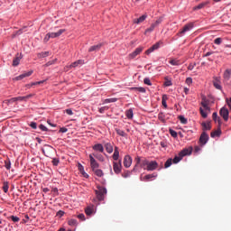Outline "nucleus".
Here are the masks:
<instances>
[{"label": "nucleus", "instance_id": "obj_1", "mask_svg": "<svg viewBox=\"0 0 231 231\" xmlns=\"http://www.w3.org/2000/svg\"><path fill=\"white\" fill-rule=\"evenodd\" d=\"M53 152H55V149L49 144H45L42 148V153L45 157H51Z\"/></svg>", "mask_w": 231, "mask_h": 231}, {"label": "nucleus", "instance_id": "obj_2", "mask_svg": "<svg viewBox=\"0 0 231 231\" xmlns=\"http://www.w3.org/2000/svg\"><path fill=\"white\" fill-rule=\"evenodd\" d=\"M157 168H159V163H157V162L155 161H151V164L145 165L144 168H143V170L148 171H154L157 170Z\"/></svg>", "mask_w": 231, "mask_h": 231}, {"label": "nucleus", "instance_id": "obj_3", "mask_svg": "<svg viewBox=\"0 0 231 231\" xmlns=\"http://www.w3.org/2000/svg\"><path fill=\"white\" fill-rule=\"evenodd\" d=\"M106 194V188H98V190H96V195L98 201H104V196Z\"/></svg>", "mask_w": 231, "mask_h": 231}, {"label": "nucleus", "instance_id": "obj_4", "mask_svg": "<svg viewBox=\"0 0 231 231\" xmlns=\"http://www.w3.org/2000/svg\"><path fill=\"white\" fill-rule=\"evenodd\" d=\"M209 141V135L206 132H202L201 135L199 136V143L201 146L206 145Z\"/></svg>", "mask_w": 231, "mask_h": 231}, {"label": "nucleus", "instance_id": "obj_5", "mask_svg": "<svg viewBox=\"0 0 231 231\" xmlns=\"http://www.w3.org/2000/svg\"><path fill=\"white\" fill-rule=\"evenodd\" d=\"M193 152V147L190 146L189 148H184V150L180 151V152H179V156L180 157H185V156H189L191 155Z\"/></svg>", "mask_w": 231, "mask_h": 231}, {"label": "nucleus", "instance_id": "obj_6", "mask_svg": "<svg viewBox=\"0 0 231 231\" xmlns=\"http://www.w3.org/2000/svg\"><path fill=\"white\" fill-rule=\"evenodd\" d=\"M65 32H66V30L61 29V30L58 31L57 32H49V33L45 34V36L51 37V39H56L58 37L61 36L62 33H64Z\"/></svg>", "mask_w": 231, "mask_h": 231}, {"label": "nucleus", "instance_id": "obj_7", "mask_svg": "<svg viewBox=\"0 0 231 231\" xmlns=\"http://www.w3.org/2000/svg\"><path fill=\"white\" fill-rule=\"evenodd\" d=\"M123 169V166L121 164V160L117 162H113V171H115L116 174L121 173V170Z\"/></svg>", "mask_w": 231, "mask_h": 231}, {"label": "nucleus", "instance_id": "obj_8", "mask_svg": "<svg viewBox=\"0 0 231 231\" xmlns=\"http://www.w3.org/2000/svg\"><path fill=\"white\" fill-rule=\"evenodd\" d=\"M193 29V23H187L182 30H180L178 35H184V33L190 32Z\"/></svg>", "mask_w": 231, "mask_h": 231}, {"label": "nucleus", "instance_id": "obj_9", "mask_svg": "<svg viewBox=\"0 0 231 231\" xmlns=\"http://www.w3.org/2000/svg\"><path fill=\"white\" fill-rule=\"evenodd\" d=\"M228 116H229V112H228V109L226 108V107H222L220 109V116H222L223 120L225 122H227L228 121Z\"/></svg>", "mask_w": 231, "mask_h": 231}, {"label": "nucleus", "instance_id": "obj_10", "mask_svg": "<svg viewBox=\"0 0 231 231\" xmlns=\"http://www.w3.org/2000/svg\"><path fill=\"white\" fill-rule=\"evenodd\" d=\"M123 164L125 169H129V167L132 165V158L129 155L124 156Z\"/></svg>", "mask_w": 231, "mask_h": 231}, {"label": "nucleus", "instance_id": "obj_11", "mask_svg": "<svg viewBox=\"0 0 231 231\" xmlns=\"http://www.w3.org/2000/svg\"><path fill=\"white\" fill-rule=\"evenodd\" d=\"M143 51V48L142 47H138L135 49V51L132 53L129 54V59L132 60V59H135L136 56L140 55V53H142Z\"/></svg>", "mask_w": 231, "mask_h": 231}, {"label": "nucleus", "instance_id": "obj_12", "mask_svg": "<svg viewBox=\"0 0 231 231\" xmlns=\"http://www.w3.org/2000/svg\"><path fill=\"white\" fill-rule=\"evenodd\" d=\"M32 71H27L18 77H15V79H14V80L20 81V80L23 79L24 78H29L30 76H32Z\"/></svg>", "mask_w": 231, "mask_h": 231}, {"label": "nucleus", "instance_id": "obj_13", "mask_svg": "<svg viewBox=\"0 0 231 231\" xmlns=\"http://www.w3.org/2000/svg\"><path fill=\"white\" fill-rule=\"evenodd\" d=\"M161 47V43L157 42L155 44L152 45V47L149 48L148 51H145L146 55H149L151 53H152V51L158 50Z\"/></svg>", "mask_w": 231, "mask_h": 231}, {"label": "nucleus", "instance_id": "obj_14", "mask_svg": "<svg viewBox=\"0 0 231 231\" xmlns=\"http://www.w3.org/2000/svg\"><path fill=\"white\" fill-rule=\"evenodd\" d=\"M22 58H23L22 54L17 53V55H15V58H14L13 60V66L14 67L19 66V63Z\"/></svg>", "mask_w": 231, "mask_h": 231}, {"label": "nucleus", "instance_id": "obj_15", "mask_svg": "<svg viewBox=\"0 0 231 231\" xmlns=\"http://www.w3.org/2000/svg\"><path fill=\"white\" fill-rule=\"evenodd\" d=\"M146 18H148V15L143 14L140 16V18L134 19V24H140V23H143L146 20Z\"/></svg>", "mask_w": 231, "mask_h": 231}, {"label": "nucleus", "instance_id": "obj_16", "mask_svg": "<svg viewBox=\"0 0 231 231\" xmlns=\"http://www.w3.org/2000/svg\"><path fill=\"white\" fill-rule=\"evenodd\" d=\"M222 134V130L220 128L210 132V138H217Z\"/></svg>", "mask_w": 231, "mask_h": 231}, {"label": "nucleus", "instance_id": "obj_17", "mask_svg": "<svg viewBox=\"0 0 231 231\" xmlns=\"http://www.w3.org/2000/svg\"><path fill=\"white\" fill-rule=\"evenodd\" d=\"M89 161H90V163H91V169H92V170H97V168H98V163H97V162L93 158L92 155H89Z\"/></svg>", "mask_w": 231, "mask_h": 231}, {"label": "nucleus", "instance_id": "obj_18", "mask_svg": "<svg viewBox=\"0 0 231 231\" xmlns=\"http://www.w3.org/2000/svg\"><path fill=\"white\" fill-rule=\"evenodd\" d=\"M92 150L98 152H104V146L101 143H97L92 146Z\"/></svg>", "mask_w": 231, "mask_h": 231}, {"label": "nucleus", "instance_id": "obj_19", "mask_svg": "<svg viewBox=\"0 0 231 231\" xmlns=\"http://www.w3.org/2000/svg\"><path fill=\"white\" fill-rule=\"evenodd\" d=\"M209 4H210L209 1L203 2V3L199 4V5H198L197 6L193 7V10L194 11L201 10L204 7L208 6V5H209Z\"/></svg>", "mask_w": 231, "mask_h": 231}, {"label": "nucleus", "instance_id": "obj_20", "mask_svg": "<svg viewBox=\"0 0 231 231\" xmlns=\"http://www.w3.org/2000/svg\"><path fill=\"white\" fill-rule=\"evenodd\" d=\"M154 178H157V174L152 173V174H148L144 176L143 178H141V181H149Z\"/></svg>", "mask_w": 231, "mask_h": 231}, {"label": "nucleus", "instance_id": "obj_21", "mask_svg": "<svg viewBox=\"0 0 231 231\" xmlns=\"http://www.w3.org/2000/svg\"><path fill=\"white\" fill-rule=\"evenodd\" d=\"M213 85L215 89L222 90V86L220 85V80L217 78L214 79Z\"/></svg>", "mask_w": 231, "mask_h": 231}, {"label": "nucleus", "instance_id": "obj_22", "mask_svg": "<svg viewBox=\"0 0 231 231\" xmlns=\"http://www.w3.org/2000/svg\"><path fill=\"white\" fill-rule=\"evenodd\" d=\"M84 64V61L83 60H79L75 62H72V64L69 65V68L72 69V68H78L79 66H81Z\"/></svg>", "mask_w": 231, "mask_h": 231}, {"label": "nucleus", "instance_id": "obj_23", "mask_svg": "<svg viewBox=\"0 0 231 231\" xmlns=\"http://www.w3.org/2000/svg\"><path fill=\"white\" fill-rule=\"evenodd\" d=\"M101 47H102V43H98L97 45H92V46L89 48L88 51H89V52L97 51L100 50Z\"/></svg>", "mask_w": 231, "mask_h": 231}, {"label": "nucleus", "instance_id": "obj_24", "mask_svg": "<svg viewBox=\"0 0 231 231\" xmlns=\"http://www.w3.org/2000/svg\"><path fill=\"white\" fill-rule=\"evenodd\" d=\"M85 213L87 216H91L94 213V206H88L87 208H85Z\"/></svg>", "mask_w": 231, "mask_h": 231}, {"label": "nucleus", "instance_id": "obj_25", "mask_svg": "<svg viewBox=\"0 0 231 231\" xmlns=\"http://www.w3.org/2000/svg\"><path fill=\"white\" fill-rule=\"evenodd\" d=\"M89 156H92V158H96L102 162H104L105 161L104 156H102V154L91 153L89 154Z\"/></svg>", "mask_w": 231, "mask_h": 231}, {"label": "nucleus", "instance_id": "obj_26", "mask_svg": "<svg viewBox=\"0 0 231 231\" xmlns=\"http://www.w3.org/2000/svg\"><path fill=\"white\" fill-rule=\"evenodd\" d=\"M202 131H210L211 126H210V122L208 123H202Z\"/></svg>", "mask_w": 231, "mask_h": 231}, {"label": "nucleus", "instance_id": "obj_27", "mask_svg": "<svg viewBox=\"0 0 231 231\" xmlns=\"http://www.w3.org/2000/svg\"><path fill=\"white\" fill-rule=\"evenodd\" d=\"M41 84H44V80H42V81H39V82H32L31 84L26 85L25 88L30 89L32 87L37 86V85H41Z\"/></svg>", "mask_w": 231, "mask_h": 231}, {"label": "nucleus", "instance_id": "obj_28", "mask_svg": "<svg viewBox=\"0 0 231 231\" xmlns=\"http://www.w3.org/2000/svg\"><path fill=\"white\" fill-rule=\"evenodd\" d=\"M105 150H106V152H108V153H112V152H113V146L111 145L110 143H105Z\"/></svg>", "mask_w": 231, "mask_h": 231}, {"label": "nucleus", "instance_id": "obj_29", "mask_svg": "<svg viewBox=\"0 0 231 231\" xmlns=\"http://www.w3.org/2000/svg\"><path fill=\"white\" fill-rule=\"evenodd\" d=\"M92 172H94V174H96V176H97L98 178L104 176V171H102V170L94 169L92 170Z\"/></svg>", "mask_w": 231, "mask_h": 231}, {"label": "nucleus", "instance_id": "obj_30", "mask_svg": "<svg viewBox=\"0 0 231 231\" xmlns=\"http://www.w3.org/2000/svg\"><path fill=\"white\" fill-rule=\"evenodd\" d=\"M119 159V151H118V147H115V152H113V160L115 161H118Z\"/></svg>", "mask_w": 231, "mask_h": 231}, {"label": "nucleus", "instance_id": "obj_31", "mask_svg": "<svg viewBox=\"0 0 231 231\" xmlns=\"http://www.w3.org/2000/svg\"><path fill=\"white\" fill-rule=\"evenodd\" d=\"M167 100H168L167 95L162 96V106H163L165 109H167Z\"/></svg>", "mask_w": 231, "mask_h": 231}, {"label": "nucleus", "instance_id": "obj_32", "mask_svg": "<svg viewBox=\"0 0 231 231\" xmlns=\"http://www.w3.org/2000/svg\"><path fill=\"white\" fill-rule=\"evenodd\" d=\"M140 164H141V165H140L141 168H142V169H144V167H145L146 165H151V162L148 161V160H146V159H143V161H141Z\"/></svg>", "mask_w": 231, "mask_h": 231}, {"label": "nucleus", "instance_id": "obj_33", "mask_svg": "<svg viewBox=\"0 0 231 231\" xmlns=\"http://www.w3.org/2000/svg\"><path fill=\"white\" fill-rule=\"evenodd\" d=\"M50 55V51H42L39 54H37V58L41 59V58H47Z\"/></svg>", "mask_w": 231, "mask_h": 231}, {"label": "nucleus", "instance_id": "obj_34", "mask_svg": "<svg viewBox=\"0 0 231 231\" xmlns=\"http://www.w3.org/2000/svg\"><path fill=\"white\" fill-rule=\"evenodd\" d=\"M183 157L184 156H176L173 159H171V162L174 164L180 163Z\"/></svg>", "mask_w": 231, "mask_h": 231}, {"label": "nucleus", "instance_id": "obj_35", "mask_svg": "<svg viewBox=\"0 0 231 231\" xmlns=\"http://www.w3.org/2000/svg\"><path fill=\"white\" fill-rule=\"evenodd\" d=\"M125 116L129 119H132L134 117V111L131 108L125 111Z\"/></svg>", "mask_w": 231, "mask_h": 231}, {"label": "nucleus", "instance_id": "obj_36", "mask_svg": "<svg viewBox=\"0 0 231 231\" xmlns=\"http://www.w3.org/2000/svg\"><path fill=\"white\" fill-rule=\"evenodd\" d=\"M212 119H213L215 122H217L218 125H221V124H222L220 118L217 117V112H214V114H212Z\"/></svg>", "mask_w": 231, "mask_h": 231}, {"label": "nucleus", "instance_id": "obj_37", "mask_svg": "<svg viewBox=\"0 0 231 231\" xmlns=\"http://www.w3.org/2000/svg\"><path fill=\"white\" fill-rule=\"evenodd\" d=\"M9 190V183L7 181L3 182V191L7 193Z\"/></svg>", "mask_w": 231, "mask_h": 231}, {"label": "nucleus", "instance_id": "obj_38", "mask_svg": "<svg viewBox=\"0 0 231 231\" xmlns=\"http://www.w3.org/2000/svg\"><path fill=\"white\" fill-rule=\"evenodd\" d=\"M116 134L119 136L127 137V134H125V132H124V130L116 129Z\"/></svg>", "mask_w": 231, "mask_h": 231}, {"label": "nucleus", "instance_id": "obj_39", "mask_svg": "<svg viewBox=\"0 0 231 231\" xmlns=\"http://www.w3.org/2000/svg\"><path fill=\"white\" fill-rule=\"evenodd\" d=\"M130 89H132L134 91H138L140 93H145L146 92V89L142 88V87H140V88H132Z\"/></svg>", "mask_w": 231, "mask_h": 231}, {"label": "nucleus", "instance_id": "obj_40", "mask_svg": "<svg viewBox=\"0 0 231 231\" xmlns=\"http://www.w3.org/2000/svg\"><path fill=\"white\" fill-rule=\"evenodd\" d=\"M5 170H7V171H10V170H11V161H9V160H5Z\"/></svg>", "mask_w": 231, "mask_h": 231}, {"label": "nucleus", "instance_id": "obj_41", "mask_svg": "<svg viewBox=\"0 0 231 231\" xmlns=\"http://www.w3.org/2000/svg\"><path fill=\"white\" fill-rule=\"evenodd\" d=\"M117 101H118V99H116V98H108V99H105L104 103L105 104H110V103H116Z\"/></svg>", "mask_w": 231, "mask_h": 231}, {"label": "nucleus", "instance_id": "obj_42", "mask_svg": "<svg viewBox=\"0 0 231 231\" xmlns=\"http://www.w3.org/2000/svg\"><path fill=\"white\" fill-rule=\"evenodd\" d=\"M67 224H68L69 226H77V220H75V219H70V220H69V221L67 222Z\"/></svg>", "mask_w": 231, "mask_h": 231}, {"label": "nucleus", "instance_id": "obj_43", "mask_svg": "<svg viewBox=\"0 0 231 231\" xmlns=\"http://www.w3.org/2000/svg\"><path fill=\"white\" fill-rule=\"evenodd\" d=\"M15 102H17V100L16 99H13V98L5 100V104L7 105V106H9L11 104H14Z\"/></svg>", "mask_w": 231, "mask_h": 231}, {"label": "nucleus", "instance_id": "obj_44", "mask_svg": "<svg viewBox=\"0 0 231 231\" xmlns=\"http://www.w3.org/2000/svg\"><path fill=\"white\" fill-rule=\"evenodd\" d=\"M172 162H171V158L166 160V162H165V169H168L170 168L171 165H172Z\"/></svg>", "mask_w": 231, "mask_h": 231}, {"label": "nucleus", "instance_id": "obj_45", "mask_svg": "<svg viewBox=\"0 0 231 231\" xmlns=\"http://www.w3.org/2000/svg\"><path fill=\"white\" fill-rule=\"evenodd\" d=\"M170 64L172 66H180V60H170Z\"/></svg>", "mask_w": 231, "mask_h": 231}, {"label": "nucleus", "instance_id": "obj_46", "mask_svg": "<svg viewBox=\"0 0 231 231\" xmlns=\"http://www.w3.org/2000/svg\"><path fill=\"white\" fill-rule=\"evenodd\" d=\"M158 25H151L148 29H146L145 32H152L155 28H157Z\"/></svg>", "mask_w": 231, "mask_h": 231}, {"label": "nucleus", "instance_id": "obj_47", "mask_svg": "<svg viewBox=\"0 0 231 231\" xmlns=\"http://www.w3.org/2000/svg\"><path fill=\"white\" fill-rule=\"evenodd\" d=\"M13 100H17V102H22V101H26L28 98L23 97H13Z\"/></svg>", "mask_w": 231, "mask_h": 231}, {"label": "nucleus", "instance_id": "obj_48", "mask_svg": "<svg viewBox=\"0 0 231 231\" xmlns=\"http://www.w3.org/2000/svg\"><path fill=\"white\" fill-rule=\"evenodd\" d=\"M162 22V18L160 17L159 19H157V21H155V23H153L152 24H151L152 26H159Z\"/></svg>", "mask_w": 231, "mask_h": 231}, {"label": "nucleus", "instance_id": "obj_49", "mask_svg": "<svg viewBox=\"0 0 231 231\" xmlns=\"http://www.w3.org/2000/svg\"><path fill=\"white\" fill-rule=\"evenodd\" d=\"M179 121H180V124L186 125L187 124V119L183 116H179Z\"/></svg>", "mask_w": 231, "mask_h": 231}, {"label": "nucleus", "instance_id": "obj_50", "mask_svg": "<svg viewBox=\"0 0 231 231\" xmlns=\"http://www.w3.org/2000/svg\"><path fill=\"white\" fill-rule=\"evenodd\" d=\"M170 134L172 136V138L178 137V133L172 129H170Z\"/></svg>", "mask_w": 231, "mask_h": 231}, {"label": "nucleus", "instance_id": "obj_51", "mask_svg": "<svg viewBox=\"0 0 231 231\" xmlns=\"http://www.w3.org/2000/svg\"><path fill=\"white\" fill-rule=\"evenodd\" d=\"M106 110H108V107L103 106V107L98 108V113L104 114Z\"/></svg>", "mask_w": 231, "mask_h": 231}, {"label": "nucleus", "instance_id": "obj_52", "mask_svg": "<svg viewBox=\"0 0 231 231\" xmlns=\"http://www.w3.org/2000/svg\"><path fill=\"white\" fill-rule=\"evenodd\" d=\"M11 220H13L14 223H18L20 221V218L15 216H11Z\"/></svg>", "mask_w": 231, "mask_h": 231}, {"label": "nucleus", "instance_id": "obj_53", "mask_svg": "<svg viewBox=\"0 0 231 231\" xmlns=\"http://www.w3.org/2000/svg\"><path fill=\"white\" fill-rule=\"evenodd\" d=\"M51 163L53 164V166L56 167L60 163V160H58L57 158H53V160L51 161Z\"/></svg>", "mask_w": 231, "mask_h": 231}, {"label": "nucleus", "instance_id": "obj_54", "mask_svg": "<svg viewBox=\"0 0 231 231\" xmlns=\"http://www.w3.org/2000/svg\"><path fill=\"white\" fill-rule=\"evenodd\" d=\"M199 113L201 114L202 118L208 117V114L204 112L203 108H199Z\"/></svg>", "mask_w": 231, "mask_h": 231}, {"label": "nucleus", "instance_id": "obj_55", "mask_svg": "<svg viewBox=\"0 0 231 231\" xmlns=\"http://www.w3.org/2000/svg\"><path fill=\"white\" fill-rule=\"evenodd\" d=\"M214 43L217 44V45H220L222 43V38L215 39Z\"/></svg>", "mask_w": 231, "mask_h": 231}, {"label": "nucleus", "instance_id": "obj_56", "mask_svg": "<svg viewBox=\"0 0 231 231\" xmlns=\"http://www.w3.org/2000/svg\"><path fill=\"white\" fill-rule=\"evenodd\" d=\"M185 84H187L189 86L192 85V78H187L185 79Z\"/></svg>", "mask_w": 231, "mask_h": 231}, {"label": "nucleus", "instance_id": "obj_57", "mask_svg": "<svg viewBox=\"0 0 231 231\" xmlns=\"http://www.w3.org/2000/svg\"><path fill=\"white\" fill-rule=\"evenodd\" d=\"M55 62H56V59L50 60L49 62L45 63V67L51 66V65L55 64Z\"/></svg>", "mask_w": 231, "mask_h": 231}, {"label": "nucleus", "instance_id": "obj_58", "mask_svg": "<svg viewBox=\"0 0 231 231\" xmlns=\"http://www.w3.org/2000/svg\"><path fill=\"white\" fill-rule=\"evenodd\" d=\"M195 153H199V152H201V147L200 146H195V148H193V151Z\"/></svg>", "mask_w": 231, "mask_h": 231}, {"label": "nucleus", "instance_id": "obj_59", "mask_svg": "<svg viewBox=\"0 0 231 231\" xmlns=\"http://www.w3.org/2000/svg\"><path fill=\"white\" fill-rule=\"evenodd\" d=\"M77 217L81 220V221H85L86 220V217H85V215L84 214H79L77 216Z\"/></svg>", "mask_w": 231, "mask_h": 231}, {"label": "nucleus", "instance_id": "obj_60", "mask_svg": "<svg viewBox=\"0 0 231 231\" xmlns=\"http://www.w3.org/2000/svg\"><path fill=\"white\" fill-rule=\"evenodd\" d=\"M142 158L141 157H139V156H136L135 157V162H136V165L135 166H137V165H140V163L142 162Z\"/></svg>", "mask_w": 231, "mask_h": 231}, {"label": "nucleus", "instance_id": "obj_61", "mask_svg": "<svg viewBox=\"0 0 231 231\" xmlns=\"http://www.w3.org/2000/svg\"><path fill=\"white\" fill-rule=\"evenodd\" d=\"M39 129H41V131H42V132H47L48 131L47 127L44 125H39Z\"/></svg>", "mask_w": 231, "mask_h": 231}, {"label": "nucleus", "instance_id": "obj_62", "mask_svg": "<svg viewBox=\"0 0 231 231\" xmlns=\"http://www.w3.org/2000/svg\"><path fill=\"white\" fill-rule=\"evenodd\" d=\"M201 106H202V107H204V109L209 110V106H208V103H206V102H201Z\"/></svg>", "mask_w": 231, "mask_h": 231}, {"label": "nucleus", "instance_id": "obj_63", "mask_svg": "<svg viewBox=\"0 0 231 231\" xmlns=\"http://www.w3.org/2000/svg\"><path fill=\"white\" fill-rule=\"evenodd\" d=\"M143 83H144V85H148V86L152 85L151 80L148 78L144 79Z\"/></svg>", "mask_w": 231, "mask_h": 231}, {"label": "nucleus", "instance_id": "obj_64", "mask_svg": "<svg viewBox=\"0 0 231 231\" xmlns=\"http://www.w3.org/2000/svg\"><path fill=\"white\" fill-rule=\"evenodd\" d=\"M30 127L32 129H37V124L35 122H31Z\"/></svg>", "mask_w": 231, "mask_h": 231}]
</instances>
